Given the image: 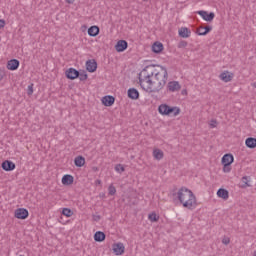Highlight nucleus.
<instances>
[{"instance_id": "27", "label": "nucleus", "mask_w": 256, "mask_h": 256, "mask_svg": "<svg viewBox=\"0 0 256 256\" xmlns=\"http://www.w3.org/2000/svg\"><path fill=\"white\" fill-rule=\"evenodd\" d=\"M152 51L154 53H161V51H163V44L161 42H155L152 45Z\"/></svg>"}, {"instance_id": "35", "label": "nucleus", "mask_w": 256, "mask_h": 256, "mask_svg": "<svg viewBox=\"0 0 256 256\" xmlns=\"http://www.w3.org/2000/svg\"><path fill=\"white\" fill-rule=\"evenodd\" d=\"M209 125L211 129H215V127H217V120L215 119L210 120Z\"/></svg>"}, {"instance_id": "37", "label": "nucleus", "mask_w": 256, "mask_h": 256, "mask_svg": "<svg viewBox=\"0 0 256 256\" xmlns=\"http://www.w3.org/2000/svg\"><path fill=\"white\" fill-rule=\"evenodd\" d=\"M5 27V20H0V29H3Z\"/></svg>"}, {"instance_id": "4", "label": "nucleus", "mask_w": 256, "mask_h": 256, "mask_svg": "<svg viewBox=\"0 0 256 256\" xmlns=\"http://www.w3.org/2000/svg\"><path fill=\"white\" fill-rule=\"evenodd\" d=\"M198 15H200V17H202L204 21H208V22H211L215 19V13L213 12L208 13L205 10L198 11Z\"/></svg>"}, {"instance_id": "25", "label": "nucleus", "mask_w": 256, "mask_h": 256, "mask_svg": "<svg viewBox=\"0 0 256 256\" xmlns=\"http://www.w3.org/2000/svg\"><path fill=\"white\" fill-rule=\"evenodd\" d=\"M74 165L76 167H83L85 165V157L83 156H77L75 159H74Z\"/></svg>"}, {"instance_id": "16", "label": "nucleus", "mask_w": 256, "mask_h": 256, "mask_svg": "<svg viewBox=\"0 0 256 256\" xmlns=\"http://www.w3.org/2000/svg\"><path fill=\"white\" fill-rule=\"evenodd\" d=\"M179 36L182 37V39H189V37H191V30L187 27H182L179 30Z\"/></svg>"}, {"instance_id": "29", "label": "nucleus", "mask_w": 256, "mask_h": 256, "mask_svg": "<svg viewBox=\"0 0 256 256\" xmlns=\"http://www.w3.org/2000/svg\"><path fill=\"white\" fill-rule=\"evenodd\" d=\"M242 189H247V187H251V184H249V177L243 176L242 177Z\"/></svg>"}, {"instance_id": "7", "label": "nucleus", "mask_w": 256, "mask_h": 256, "mask_svg": "<svg viewBox=\"0 0 256 256\" xmlns=\"http://www.w3.org/2000/svg\"><path fill=\"white\" fill-rule=\"evenodd\" d=\"M181 113V109L177 106H168V112L166 114L167 117H177Z\"/></svg>"}, {"instance_id": "22", "label": "nucleus", "mask_w": 256, "mask_h": 256, "mask_svg": "<svg viewBox=\"0 0 256 256\" xmlns=\"http://www.w3.org/2000/svg\"><path fill=\"white\" fill-rule=\"evenodd\" d=\"M245 145L248 147V149H255L256 147V139L253 137L247 138L245 140Z\"/></svg>"}, {"instance_id": "14", "label": "nucleus", "mask_w": 256, "mask_h": 256, "mask_svg": "<svg viewBox=\"0 0 256 256\" xmlns=\"http://www.w3.org/2000/svg\"><path fill=\"white\" fill-rule=\"evenodd\" d=\"M216 195L220 199H224V201H227V199H229V191H227V189L225 188L218 189Z\"/></svg>"}, {"instance_id": "26", "label": "nucleus", "mask_w": 256, "mask_h": 256, "mask_svg": "<svg viewBox=\"0 0 256 256\" xmlns=\"http://www.w3.org/2000/svg\"><path fill=\"white\" fill-rule=\"evenodd\" d=\"M88 35L90 37H97L99 35V28L97 26H91L88 29Z\"/></svg>"}, {"instance_id": "23", "label": "nucleus", "mask_w": 256, "mask_h": 256, "mask_svg": "<svg viewBox=\"0 0 256 256\" xmlns=\"http://www.w3.org/2000/svg\"><path fill=\"white\" fill-rule=\"evenodd\" d=\"M104 239H105V233L104 232L97 231L94 234V241H96L97 243H101Z\"/></svg>"}, {"instance_id": "15", "label": "nucleus", "mask_w": 256, "mask_h": 256, "mask_svg": "<svg viewBox=\"0 0 256 256\" xmlns=\"http://www.w3.org/2000/svg\"><path fill=\"white\" fill-rule=\"evenodd\" d=\"M2 169L4 171H14L15 169V163H13L12 161H9V160H5L3 163H2Z\"/></svg>"}, {"instance_id": "5", "label": "nucleus", "mask_w": 256, "mask_h": 256, "mask_svg": "<svg viewBox=\"0 0 256 256\" xmlns=\"http://www.w3.org/2000/svg\"><path fill=\"white\" fill-rule=\"evenodd\" d=\"M233 77H235V74H233V72H229V71H224L219 76L221 81H223L224 83H229V82L233 81Z\"/></svg>"}, {"instance_id": "11", "label": "nucleus", "mask_w": 256, "mask_h": 256, "mask_svg": "<svg viewBox=\"0 0 256 256\" xmlns=\"http://www.w3.org/2000/svg\"><path fill=\"white\" fill-rule=\"evenodd\" d=\"M127 47H128V44H127V41L125 40H119L115 45V49L118 53H123V51H125Z\"/></svg>"}, {"instance_id": "3", "label": "nucleus", "mask_w": 256, "mask_h": 256, "mask_svg": "<svg viewBox=\"0 0 256 256\" xmlns=\"http://www.w3.org/2000/svg\"><path fill=\"white\" fill-rule=\"evenodd\" d=\"M167 91L170 93H177V91H181V84L179 81H170L167 84Z\"/></svg>"}, {"instance_id": "17", "label": "nucleus", "mask_w": 256, "mask_h": 256, "mask_svg": "<svg viewBox=\"0 0 256 256\" xmlns=\"http://www.w3.org/2000/svg\"><path fill=\"white\" fill-rule=\"evenodd\" d=\"M235 161L233 154H225L222 157V165H231Z\"/></svg>"}, {"instance_id": "43", "label": "nucleus", "mask_w": 256, "mask_h": 256, "mask_svg": "<svg viewBox=\"0 0 256 256\" xmlns=\"http://www.w3.org/2000/svg\"><path fill=\"white\" fill-rule=\"evenodd\" d=\"M182 95H187V90H182Z\"/></svg>"}, {"instance_id": "33", "label": "nucleus", "mask_w": 256, "mask_h": 256, "mask_svg": "<svg viewBox=\"0 0 256 256\" xmlns=\"http://www.w3.org/2000/svg\"><path fill=\"white\" fill-rule=\"evenodd\" d=\"M222 243H223V245H229V243H231V238L224 236L222 238Z\"/></svg>"}, {"instance_id": "34", "label": "nucleus", "mask_w": 256, "mask_h": 256, "mask_svg": "<svg viewBox=\"0 0 256 256\" xmlns=\"http://www.w3.org/2000/svg\"><path fill=\"white\" fill-rule=\"evenodd\" d=\"M223 172L224 173H231V165L223 164Z\"/></svg>"}, {"instance_id": "20", "label": "nucleus", "mask_w": 256, "mask_h": 256, "mask_svg": "<svg viewBox=\"0 0 256 256\" xmlns=\"http://www.w3.org/2000/svg\"><path fill=\"white\" fill-rule=\"evenodd\" d=\"M128 97L133 100L139 99V91L135 88L128 89Z\"/></svg>"}, {"instance_id": "36", "label": "nucleus", "mask_w": 256, "mask_h": 256, "mask_svg": "<svg viewBox=\"0 0 256 256\" xmlns=\"http://www.w3.org/2000/svg\"><path fill=\"white\" fill-rule=\"evenodd\" d=\"M28 95H33V84H30L29 86H28Z\"/></svg>"}, {"instance_id": "42", "label": "nucleus", "mask_w": 256, "mask_h": 256, "mask_svg": "<svg viewBox=\"0 0 256 256\" xmlns=\"http://www.w3.org/2000/svg\"><path fill=\"white\" fill-rule=\"evenodd\" d=\"M251 87H253L254 89H256V82L251 83Z\"/></svg>"}, {"instance_id": "13", "label": "nucleus", "mask_w": 256, "mask_h": 256, "mask_svg": "<svg viewBox=\"0 0 256 256\" xmlns=\"http://www.w3.org/2000/svg\"><path fill=\"white\" fill-rule=\"evenodd\" d=\"M102 103L105 107H111L115 103V97L108 95L102 98Z\"/></svg>"}, {"instance_id": "10", "label": "nucleus", "mask_w": 256, "mask_h": 256, "mask_svg": "<svg viewBox=\"0 0 256 256\" xmlns=\"http://www.w3.org/2000/svg\"><path fill=\"white\" fill-rule=\"evenodd\" d=\"M86 69L89 73H95L97 71V62L95 60L86 61Z\"/></svg>"}, {"instance_id": "18", "label": "nucleus", "mask_w": 256, "mask_h": 256, "mask_svg": "<svg viewBox=\"0 0 256 256\" xmlns=\"http://www.w3.org/2000/svg\"><path fill=\"white\" fill-rule=\"evenodd\" d=\"M152 155L156 161H161L163 157H165V154L163 153V150L156 148L153 150Z\"/></svg>"}, {"instance_id": "31", "label": "nucleus", "mask_w": 256, "mask_h": 256, "mask_svg": "<svg viewBox=\"0 0 256 256\" xmlns=\"http://www.w3.org/2000/svg\"><path fill=\"white\" fill-rule=\"evenodd\" d=\"M115 171H116L117 173H123V172L125 171V167H123L122 164H117V165L115 166Z\"/></svg>"}, {"instance_id": "39", "label": "nucleus", "mask_w": 256, "mask_h": 256, "mask_svg": "<svg viewBox=\"0 0 256 256\" xmlns=\"http://www.w3.org/2000/svg\"><path fill=\"white\" fill-rule=\"evenodd\" d=\"M3 77H5V74L3 72H0V81H3Z\"/></svg>"}, {"instance_id": "41", "label": "nucleus", "mask_w": 256, "mask_h": 256, "mask_svg": "<svg viewBox=\"0 0 256 256\" xmlns=\"http://www.w3.org/2000/svg\"><path fill=\"white\" fill-rule=\"evenodd\" d=\"M66 2L71 5V4H73L75 2V0H66Z\"/></svg>"}, {"instance_id": "21", "label": "nucleus", "mask_w": 256, "mask_h": 256, "mask_svg": "<svg viewBox=\"0 0 256 256\" xmlns=\"http://www.w3.org/2000/svg\"><path fill=\"white\" fill-rule=\"evenodd\" d=\"M73 176L66 174L62 177V185H73Z\"/></svg>"}, {"instance_id": "24", "label": "nucleus", "mask_w": 256, "mask_h": 256, "mask_svg": "<svg viewBox=\"0 0 256 256\" xmlns=\"http://www.w3.org/2000/svg\"><path fill=\"white\" fill-rule=\"evenodd\" d=\"M168 111H169V105H167V104H160L159 105L158 113H160V115L167 116Z\"/></svg>"}, {"instance_id": "19", "label": "nucleus", "mask_w": 256, "mask_h": 256, "mask_svg": "<svg viewBox=\"0 0 256 256\" xmlns=\"http://www.w3.org/2000/svg\"><path fill=\"white\" fill-rule=\"evenodd\" d=\"M211 29H213L211 26H206V27H199L196 31L197 35H200V36H205L207 35V33H209V31H211Z\"/></svg>"}, {"instance_id": "9", "label": "nucleus", "mask_w": 256, "mask_h": 256, "mask_svg": "<svg viewBox=\"0 0 256 256\" xmlns=\"http://www.w3.org/2000/svg\"><path fill=\"white\" fill-rule=\"evenodd\" d=\"M113 252L115 255H123L125 253V246L123 243H116L113 245Z\"/></svg>"}, {"instance_id": "1", "label": "nucleus", "mask_w": 256, "mask_h": 256, "mask_svg": "<svg viewBox=\"0 0 256 256\" xmlns=\"http://www.w3.org/2000/svg\"><path fill=\"white\" fill-rule=\"evenodd\" d=\"M168 77L167 68L163 66H146L139 73V84L143 91L147 93H159L167 85Z\"/></svg>"}, {"instance_id": "40", "label": "nucleus", "mask_w": 256, "mask_h": 256, "mask_svg": "<svg viewBox=\"0 0 256 256\" xmlns=\"http://www.w3.org/2000/svg\"><path fill=\"white\" fill-rule=\"evenodd\" d=\"M95 185L97 186V185H101V180H99V179H97V180H95Z\"/></svg>"}, {"instance_id": "8", "label": "nucleus", "mask_w": 256, "mask_h": 256, "mask_svg": "<svg viewBox=\"0 0 256 256\" xmlns=\"http://www.w3.org/2000/svg\"><path fill=\"white\" fill-rule=\"evenodd\" d=\"M8 71H17L19 69V60L12 59L7 62Z\"/></svg>"}, {"instance_id": "45", "label": "nucleus", "mask_w": 256, "mask_h": 256, "mask_svg": "<svg viewBox=\"0 0 256 256\" xmlns=\"http://www.w3.org/2000/svg\"><path fill=\"white\" fill-rule=\"evenodd\" d=\"M254 256H256V251L254 252Z\"/></svg>"}, {"instance_id": "44", "label": "nucleus", "mask_w": 256, "mask_h": 256, "mask_svg": "<svg viewBox=\"0 0 256 256\" xmlns=\"http://www.w3.org/2000/svg\"><path fill=\"white\" fill-rule=\"evenodd\" d=\"M182 46H183V47H186V46H187V43L184 42V43L182 44Z\"/></svg>"}, {"instance_id": "28", "label": "nucleus", "mask_w": 256, "mask_h": 256, "mask_svg": "<svg viewBox=\"0 0 256 256\" xmlns=\"http://www.w3.org/2000/svg\"><path fill=\"white\" fill-rule=\"evenodd\" d=\"M148 219L151 221V223H157V221H159V215H157L155 212H152L148 215Z\"/></svg>"}, {"instance_id": "32", "label": "nucleus", "mask_w": 256, "mask_h": 256, "mask_svg": "<svg viewBox=\"0 0 256 256\" xmlns=\"http://www.w3.org/2000/svg\"><path fill=\"white\" fill-rule=\"evenodd\" d=\"M108 193H109V195H115V193H117V189L115 188V186H113V184H111L108 187Z\"/></svg>"}, {"instance_id": "30", "label": "nucleus", "mask_w": 256, "mask_h": 256, "mask_svg": "<svg viewBox=\"0 0 256 256\" xmlns=\"http://www.w3.org/2000/svg\"><path fill=\"white\" fill-rule=\"evenodd\" d=\"M62 215H65V217H72L73 216V211L69 208H64L62 210Z\"/></svg>"}, {"instance_id": "46", "label": "nucleus", "mask_w": 256, "mask_h": 256, "mask_svg": "<svg viewBox=\"0 0 256 256\" xmlns=\"http://www.w3.org/2000/svg\"><path fill=\"white\" fill-rule=\"evenodd\" d=\"M143 1H149V0H143Z\"/></svg>"}, {"instance_id": "6", "label": "nucleus", "mask_w": 256, "mask_h": 256, "mask_svg": "<svg viewBox=\"0 0 256 256\" xmlns=\"http://www.w3.org/2000/svg\"><path fill=\"white\" fill-rule=\"evenodd\" d=\"M15 217L17 219H27L29 217V211L25 208H19L15 211Z\"/></svg>"}, {"instance_id": "2", "label": "nucleus", "mask_w": 256, "mask_h": 256, "mask_svg": "<svg viewBox=\"0 0 256 256\" xmlns=\"http://www.w3.org/2000/svg\"><path fill=\"white\" fill-rule=\"evenodd\" d=\"M172 200L176 205H181L190 211L197 208V196L185 186L172 193Z\"/></svg>"}, {"instance_id": "12", "label": "nucleus", "mask_w": 256, "mask_h": 256, "mask_svg": "<svg viewBox=\"0 0 256 256\" xmlns=\"http://www.w3.org/2000/svg\"><path fill=\"white\" fill-rule=\"evenodd\" d=\"M66 77L67 79H77L79 77V71H77L75 68H69L66 70Z\"/></svg>"}, {"instance_id": "38", "label": "nucleus", "mask_w": 256, "mask_h": 256, "mask_svg": "<svg viewBox=\"0 0 256 256\" xmlns=\"http://www.w3.org/2000/svg\"><path fill=\"white\" fill-rule=\"evenodd\" d=\"M86 79H87V74L80 76V81H86Z\"/></svg>"}]
</instances>
